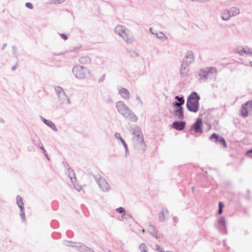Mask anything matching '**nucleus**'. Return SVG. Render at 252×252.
Returning a JSON list of instances; mask_svg holds the SVG:
<instances>
[{
	"label": "nucleus",
	"instance_id": "obj_15",
	"mask_svg": "<svg viewBox=\"0 0 252 252\" xmlns=\"http://www.w3.org/2000/svg\"><path fill=\"white\" fill-rule=\"evenodd\" d=\"M238 52L241 55H243V53H245L246 54L252 55V49L248 48L247 47H246V48H243L242 49H240Z\"/></svg>",
	"mask_w": 252,
	"mask_h": 252
},
{
	"label": "nucleus",
	"instance_id": "obj_8",
	"mask_svg": "<svg viewBox=\"0 0 252 252\" xmlns=\"http://www.w3.org/2000/svg\"><path fill=\"white\" fill-rule=\"evenodd\" d=\"M55 90L56 93L58 94L59 97H61L62 99L63 100V102H65L66 103H68L69 102V100L67 97V96L65 95L64 93L63 92L62 88L60 87H57L55 88Z\"/></svg>",
	"mask_w": 252,
	"mask_h": 252
},
{
	"label": "nucleus",
	"instance_id": "obj_14",
	"mask_svg": "<svg viewBox=\"0 0 252 252\" xmlns=\"http://www.w3.org/2000/svg\"><path fill=\"white\" fill-rule=\"evenodd\" d=\"M168 212L166 209H163L158 214V219L160 221H163L165 219V216H167Z\"/></svg>",
	"mask_w": 252,
	"mask_h": 252
},
{
	"label": "nucleus",
	"instance_id": "obj_11",
	"mask_svg": "<svg viewBox=\"0 0 252 252\" xmlns=\"http://www.w3.org/2000/svg\"><path fill=\"white\" fill-rule=\"evenodd\" d=\"M119 94H120V95L124 99H128L129 98V97H130V93L128 91V90H127L126 89H125V88H121V89L119 90Z\"/></svg>",
	"mask_w": 252,
	"mask_h": 252
},
{
	"label": "nucleus",
	"instance_id": "obj_13",
	"mask_svg": "<svg viewBox=\"0 0 252 252\" xmlns=\"http://www.w3.org/2000/svg\"><path fill=\"white\" fill-rule=\"evenodd\" d=\"M175 116L179 119H182L184 117L183 108L180 107L174 111Z\"/></svg>",
	"mask_w": 252,
	"mask_h": 252
},
{
	"label": "nucleus",
	"instance_id": "obj_6",
	"mask_svg": "<svg viewBox=\"0 0 252 252\" xmlns=\"http://www.w3.org/2000/svg\"><path fill=\"white\" fill-rule=\"evenodd\" d=\"M88 70L80 65L75 66L73 69L74 75L78 78H84L88 74Z\"/></svg>",
	"mask_w": 252,
	"mask_h": 252
},
{
	"label": "nucleus",
	"instance_id": "obj_35",
	"mask_svg": "<svg viewBox=\"0 0 252 252\" xmlns=\"http://www.w3.org/2000/svg\"><path fill=\"white\" fill-rule=\"evenodd\" d=\"M41 149H42L43 150V152H44V155H45V156H47V152H46V151L45 150H44V149H43V148H42V147L41 148Z\"/></svg>",
	"mask_w": 252,
	"mask_h": 252
},
{
	"label": "nucleus",
	"instance_id": "obj_21",
	"mask_svg": "<svg viewBox=\"0 0 252 252\" xmlns=\"http://www.w3.org/2000/svg\"><path fill=\"white\" fill-rule=\"evenodd\" d=\"M218 143H219L220 144L222 145L223 148H226L227 144H226L224 139L223 137L220 139V141Z\"/></svg>",
	"mask_w": 252,
	"mask_h": 252
},
{
	"label": "nucleus",
	"instance_id": "obj_32",
	"mask_svg": "<svg viewBox=\"0 0 252 252\" xmlns=\"http://www.w3.org/2000/svg\"><path fill=\"white\" fill-rule=\"evenodd\" d=\"M219 222L220 223H221L223 225L224 224V220L222 218H221L219 220Z\"/></svg>",
	"mask_w": 252,
	"mask_h": 252
},
{
	"label": "nucleus",
	"instance_id": "obj_24",
	"mask_svg": "<svg viewBox=\"0 0 252 252\" xmlns=\"http://www.w3.org/2000/svg\"><path fill=\"white\" fill-rule=\"evenodd\" d=\"M146 248H147V247H146V245H145L144 244H142L140 245V249L141 252H147L146 251Z\"/></svg>",
	"mask_w": 252,
	"mask_h": 252
},
{
	"label": "nucleus",
	"instance_id": "obj_22",
	"mask_svg": "<svg viewBox=\"0 0 252 252\" xmlns=\"http://www.w3.org/2000/svg\"><path fill=\"white\" fill-rule=\"evenodd\" d=\"M118 213L122 214L124 216L125 215V210L122 207H120L116 209Z\"/></svg>",
	"mask_w": 252,
	"mask_h": 252
},
{
	"label": "nucleus",
	"instance_id": "obj_4",
	"mask_svg": "<svg viewBox=\"0 0 252 252\" xmlns=\"http://www.w3.org/2000/svg\"><path fill=\"white\" fill-rule=\"evenodd\" d=\"M115 32L127 43H131L134 41V38L128 31H126L124 27L118 25L115 28Z\"/></svg>",
	"mask_w": 252,
	"mask_h": 252
},
{
	"label": "nucleus",
	"instance_id": "obj_1",
	"mask_svg": "<svg viewBox=\"0 0 252 252\" xmlns=\"http://www.w3.org/2000/svg\"><path fill=\"white\" fill-rule=\"evenodd\" d=\"M118 112L125 118L132 122H136L137 117L132 111L123 101H118L116 104Z\"/></svg>",
	"mask_w": 252,
	"mask_h": 252
},
{
	"label": "nucleus",
	"instance_id": "obj_2",
	"mask_svg": "<svg viewBox=\"0 0 252 252\" xmlns=\"http://www.w3.org/2000/svg\"><path fill=\"white\" fill-rule=\"evenodd\" d=\"M199 96L195 92L192 93L188 97L187 107L188 110L193 112H197L199 109Z\"/></svg>",
	"mask_w": 252,
	"mask_h": 252
},
{
	"label": "nucleus",
	"instance_id": "obj_9",
	"mask_svg": "<svg viewBox=\"0 0 252 252\" xmlns=\"http://www.w3.org/2000/svg\"><path fill=\"white\" fill-rule=\"evenodd\" d=\"M202 119L198 118L195 123H194L192 127L195 131L197 133H201L202 132Z\"/></svg>",
	"mask_w": 252,
	"mask_h": 252
},
{
	"label": "nucleus",
	"instance_id": "obj_10",
	"mask_svg": "<svg viewBox=\"0 0 252 252\" xmlns=\"http://www.w3.org/2000/svg\"><path fill=\"white\" fill-rule=\"evenodd\" d=\"M250 107H251V104L250 102L246 103L242 106L241 113L243 117H246L248 115V111L250 110Z\"/></svg>",
	"mask_w": 252,
	"mask_h": 252
},
{
	"label": "nucleus",
	"instance_id": "obj_26",
	"mask_svg": "<svg viewBox=\"0 0 252 252\" xmlns=\"http://www.w3.org/2000/svg\"><path fill=\"white\" fill-rule=\"evenodd\" d=\"M175 98L179 101V102L182 103L183 104L184 103L185 101L183 97H180L178 96H177L175 97Z\"/></svg>",
	"mask_w": 252,
	"mask_h": 252
},
{
	"label": "nucleus",
	"instance_id": "obj_27",
	"mask_svg": "<svg viewBox=\"0 0 252 252\" xmlns=\"http://www.w3.org/2000/svg\"><path fill=\"white\" fill-rule=\"evenodd\" d=\"M26 6L30 8V9H32L33 8V5L32 3L31 2H27L26 3Z\"/></svg>",
	"mask_w": 252,
	"mask_h": 252
},
{
	"label": "nucleus",
	"instance_id": "obj_18",
	"mask_svg": "<svg viewBox=\"0 0 252 252\" xmlns=\"http://www.w3.org/2000/svg\"><path fill=\"white\" fill-rule=\"evenodd\" d=\"M17 203L21 210L24 209V203L22 198L20 196H18L17 197Z\"/></svg>",
	"mask_w": 252,
	"mask_h": 252
},
{
	"label": "nucleus",
	"instance_id": "obj_33",
	"mask_svg": "<svg viewBox=\"0 0 252 252\" xmlns=\"http://www.w3.org/2000/svg\"><path fill=\"white\" fill-rule=\"evenodd\" d=\"M61 36L62 37V38H63L64 40H66L67 39L66 35L64 34H61Z\"/></svg>",
	"mask_w": 252,
	"mask_h": 252
},
{
	"label": "nucleus",
	"instance_id": "obj_31",
	"mask_svg": "<svg viewBox=\"0 0 252 252\" xmlns=\"http://www.w3.org/2000/svg\"><path fill=\"white\" fill-rule=\"evenodd\" d=\"M157 250L159 252H164L162 251V249L158 246H157Z\"/></svg>",
	"mask_w": 252,
	"mask_h": 252
},
{
	"label": "nucleus",
	"instance_id": "obj_37",
	"mask_svg": "<svg viewBox=\"0 0 252 252\" xmlns=\"http://www.w3.org/2000/svg\"><path fill=\"white\" fill-rule=\"evenodd\" d=\"M250 64H251V66H252V62H250Z\"/></svg>",
	"mask_w": 252,
	"mask_h": 252
},
{
	"label": "nucleus",
	"instance_id": "obj_3",
	"mask_svg": "<svg viewBox=\"0 0 252 252\" xmlns=\"http://www.w3.org/2000/svg\"><path fill=\"white\" fill-rule=\"evenodd\" d=\"M133 135V140L135 148L139 151H145L146 146L141 132L139 131H134Z\"/></svg>",
	"mask_w": 252,
	"mask_h": 252
},
{
	"label": "nucleus",
	"instance_id": "obj_17",
	"mask_svg": "<svg viewBox=\"0 0 252 252\" xmlns=\"http://www.w3.org/2000/svg\"><path fill=\"white\" fill-rule=\"evenodd\" d=\"M222 137L219 136L216 133H214L210 137V139L215 143H218L220 141V139Z\"/></svg>",
	"mask_w": 252,
	"mask_h": 252
},
{
	"label": "nucleus",
	"instance_id": "obj_38",
	"mask_svg": "<svg viewBox=\"0 0 252 252\" xmlns=\"http://www.w3.org/2000/svg\"><path fill=\"white\" fill-rule=\"evenodd\" d=\"M171 252V251H167V252Z\"/></svg>",
	"mask_w": 252,
	"mask_h": 252
},
{
	"label": "nucleus",
	"instance_id": "obj_30",
	"mask_svg": "<svg viewBox=\"0 0 252 252\" xmlns=\"http://www.w3.org/2000/svg\"><path fill=\"white\" fill-rule=\"evenodd\" d=\"M247 155L252 157V149L247 152Z\"/></svg>",
	"mask_w": 252,
	"mask_h": 252
},
{
	"label": "nucleus",
	"instance_id": "obj_12",
	"mask_svg": "<svg viewBox=\"0 0 252 252\" xmlns=\"http://www.w3.org/2000/svg\"><path fill=\"white\" fill-rule=\"evenodd\" d=\"M185 124L184 122H175L173 124V127L176 129L181 130L184 128Z\"/></svg>",
	"mask_w": 252,
	"mask_h": 252
},
{
	"label": "nucleus",
	"instance_id": "obj_20",
	"mask_svg": "<svg viewBox=\"0 0 252 252\" xmlns=\"http://www.w3.org/2000/svg\"><path fill=\"white\" fill-rule=\"evenodd\" d=\"M115 136L117 138L121 140L125 148L127 149V147L126 144V143L125 141L123 140V139L121 137L120 134L118 132H116L115 134Z\"/></svg>",
	"mask_w": 252,
	"mask_h": 252
},
{
	"label": "nucleus",
	"instance_id": "obj_34",
	"mask_svg": "<svg viewBox=\"0 0 252 252\" xmlns=\"http://www.w3.org/2000/svg\"><path fill=\"white\" fill-rule=\"evenodd\" d=\"M72 175V176H73V178L75 179V177H74V174L73 173H72L71 175H70V180L72 181V182H73V178L72 177H71V176Z\"/></svg>",
	"mask_w": 252,
	"mask_h": 252
},
{
	"label": "nucleus",
	"instance_id": "obj_36",
	"mask_svg": "<svg viewBox=\"0 0 252 252\" xmlns=\"http://www.w3.org/2000/svg\"><path fill=\"white\" fill-rule=\"evenodd\" d=\"M5 46H6V44H3L2 45V48L3 49L5 47Z\"/></svg>",
	"mask_w": 252,
	"mask_h": 252
},
{
	"label": "nucleus",
	"instance_id": "obj_28",
	"mask_svg": "<svg viewBox=\"0 0 252 252\" xmlns=\"http://www.w3.org/2000/svg\"><path fill=\"white\" fill-rule=\"evenodd\" d=\"M100 181H101V183H103V184H105L106 186H104V187L100 186V188H107V183L105 182V180L100 179Z\"/></svg>",
	"mask_w": 252,
	"mask_h": 252
},
{
	"label": "nucleus",
	"instance_id": "obj_7",
	"mask_svg": "<svg viewBox=\"0 0 252 252\" xmlns=\"http://www.w3.org/2000/svg\"><path fill=\"white\" fill-rule=\"evenodd\" d=\"M239 13V9L233 7L231 9V11L227 10H224L222 13V18L224 20H228L232 16L236 15Z\"/></svg>",
	"mask_w": 252,
	"mask_h": 252
},
{
	"label": "nucleus",
	"instance_id": "obj_16",
	"mask_svg": "<svg viewBox=\"0 0 252 252\" xmlns=\"http://www.w3.org/2000/svg\"><path fill=\"white\" fill-rule=\"evenodd\" d=\"M222 137L219 136L216 133H214L210 137V139L215 143H218L220 141V139Z\"/></svg>",
	"mask_w": 252,
	"mask_h": 252
},
{
	"label": "nucleus",
	"instance_id": "obj_25",
	"mask_svg": "<svg viewBox=\"0 0 252 252\" xmlns=\"http://www.w3.org/2000/svg\"><path fill=\"white\" fill-rule=\"evenodd\" d=\"M183 103L181 102H175L173 103V105L174 107H178V108L180 107H182L181 105H182Z\"/></svg>",
	"mask_w": 252,
	"mask_h": 252
},
{
	"label": "nucleus",
	"instance_id": "obj_29",
	"mask_svg": "<svg viewBox=\"0 0 252 252\" xmlns=\"http://www.w3.org/2000/svg\"><path fill=\"white\" fill-rule=\"evenodd\" d=\"M23 210L24 209L21 210L20 216H21V217L22 218L23 220H25V214H24V212Z\"/></svg>",
	"mask_w": 252,
	"mask_h": 252
},
{
	"label": "nucleus",
	"instance_id": "obj_19",
	"mask_svg": "<svg viewBox=\"0 0 252 252\" xmlns=\"http://www.w3.org/2000/svg\"><path fill=\"white\" fill-rule=\"evenodd\" d=\"M44 122L51 127L53 130H57L55 125L51 122L48 121V120L44 119Z\"/></svg>",
	"mask_w": 252,
	"mask_h": 252
},
{
	"label": "nucleus",
	"instance_id": "obj_5",
	"mask_svg": "<svg viewBox=\"0 0 252 252\" xmlns=\"http://www.w3.org/2000/svg\"><path fill=\"white\" fill-rule=\"evenodd\" d=\"M194 60L193 54L191 52H188L186 54V58L184 60L181 66V72L183 74L186 73L189 70L186 67Z\"/></svg>",
	"mask_w": 252,
	"mask_h": 252
},
{
	"label": "nucleus",
	"instance_id": "obj_23",
	"mask_svg": "<svg viewBox=\"0 0 252 252\" xmlns=\"http://www.w3.org/2000/svg\"><path fill=\"white\" fill-rule=\"evenodd\" d=\"M224 205L223 203L221 202H219V209L218 211L219 214H221L222 211V208L223 207Z\"/></svg>",
	"mask_w": 252,
	"mask_h": 252
}]
</instances>
